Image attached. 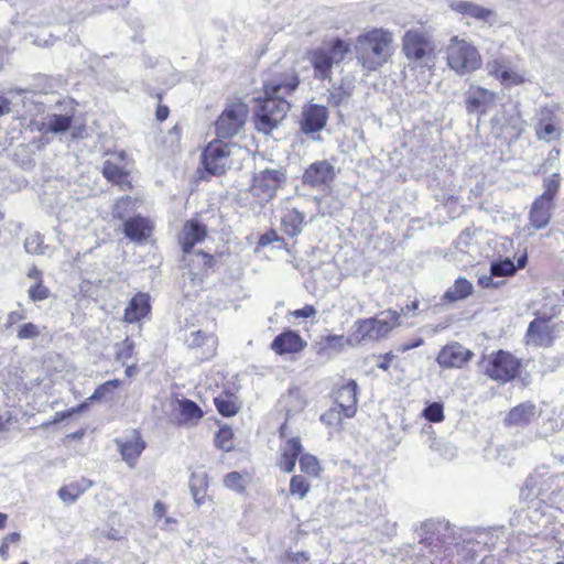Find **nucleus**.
<instances>
[{"instance_id": "obj_10", "label": "nucleus", "mask_w": 564, "mask_h": 564, "mask_svg": "<svg viewBox=\"0 0 564 564\" xmlns=\"http://www.w3.org/2000/svg\"><path fill=\"white\" fill-rule=\"evenodd\" d=\"M284 181L285 175L280 170H263L254 174L250 193L258 203H267L275 195Z\"/></svg>"}, {"instance_id": "obj_5", "label": "nucleus", "mask_w": 564, "mask_h": 564, "mask_svg": "<svg viewBox=\"0 0 564 564\" xmlns=\"http://www.w3.org/2000/svg\"><path fill=\"white\" fill-rule=\"evenodd\" d=\"M402 52L414 65L431 68L436 58V44L429 31L415 28L404 33Z\"/></svg>"}, {"instance_id": "obj_20", "label": "nucleus", "mask_w": 564, "mask_h": 564, "mask_svg": "<svg viewBox=\"0 0 564 564\" xmlns=\"http://www.w3.org/2000/svg\"><path fill=\"white\" fill-rule=\"evenodd\" d=\"M357 391L358 384L355 380L347 381L336 391V406L343 411L346 417H352L357 412Z\"/></svg>"}, {"instance_id": "obj_60", "label": "nucleus", "mask_w": 564, "mask_h": 564, "mask_svg": "<svg viewBox=\"0 0 564 564\" xmlns=\"http://www.w3.org/2000/svg\"><path fill=\"white\" fill-rule=\"evenodd\" d=\"M558 156H560V151L558 150L551 151L549 153V156H547L546 161L543 164V167L546 170L549 164L553 165V162H557L558 161Z\"/></svg>"}, {"instance_id": "obj_6", "label": "nucleus", "mask_w": 564, "mask_h": 564, "mask_svg": "<svg viewBox=\"0 0 564 564\" xmlns=\"http://www.w3.org/2000/svg\"><path fill=\"white\" fill-rule=\"evenodd\" d=\"M348 51V44L343 40H335L328 46L310 51L308 61L314 68L315 77L323 80L329 78L333 65L340 63Z\"/></svg>"}, {"instance_id": "obj_42", "label": "nucleus", "mask_w": 564, "mask_h": 564, "mask_svg": "<svg viewBox=\"0 0 564 564\" xmlns=\"http://www.w3.org/2000/svg\"><path fill=\"white\" fill-rule=\"evenodd\" d=\"M311 486L308 481L301 475H295L290 481V494L297 496L299 499H303L310 491Z\"/></svg>"}, {"instance_id": "obj_38", "label": "nucleus", "mask_w": 564, "mask_h": 564, "mask_svg": "<svg viewBox=\"0 0 564 564\" xmlns=\"http://www.w3.org/2000/svg\"><path fill=\"white\" fill-rule=\"evenodd\" d=\"M536 137L539 140L550 142L560 137V130L551 121L541 120L536 128Z\"/></svg>"}, {"instance_id": "obj_26", "label": "nucleus", "mask_w": 564, "mask_h": 564, "mask_svg": "<svg viewBox=\"0 0 564 564\" xmlns=\"http://www.w3.org/2000/svg\"><path fill=\"white\" fill-rule=\"evenodd\" d=\"M123 232L132 241L145 240L152 234V223L141 216L128 218L123 224Z\"/></svg>"}, {"instance_id": "obj_41", "label": "nucleus", "mask_w": 564, "mask_h": 564, "mask_svg": "<svg viewBox=\"0 0 564 564\" xmlns=\"http://www.w3.org/2000/svg\"><path fill=\"white\" fill-rule=\"evenodd\" d=\"M232 437V430L229 426H223L216 433L215 445L225 452H229L234 447Z\"/></svg>"}, {"instance_id": "obj_8", "label": "nucleus", "mask_w": 564, "mask_h": 564, "mask_svg": "<svg viewBox=\"0 0 564 564\" xmlns=\"http://www.w3.org/2000/svg\"><path fill=\"white\" fill-rule=\"evenodd\" d=\"M249 115L248 106L240 101L227 104L216 120V134L223 139H230L237 135L245 127Z\"/></svg>"}, {"instance_id": "obj_52", "label": "nucleus", "mask_w": 564, "mask_h": 564, "mask_svg": "<svg viewBox=\"0 0 564 564\" xmlns=\"http://www.w3.org/2000/svg\"><path fill=\"white\" fill-rule=\"evenodd\" d=\"M50 290L43 285V281L35 282L31 288L29 289V296L32 301H44L48 297Z\"/></svg>"}, {"instance_id": "obj_2", "label": "nucleus", "mask_w": 564, "mask_h": 564, "mask_svg": "<svg viewBox=\"0 0 564 564\" xmlns=\"http://www.w3.org/2000/svg\"><path fill=\"white\" fill-rule=\"evenodd\" d=\"M393 42V33L382 28L361 33L354 44L358 63L367 70H377L392 56Z\"/></svg>"}, {"instance_id": "obj_28", "label": "nucleus", "mask_w": 564, "mask_h": 564, "mask_svg": "<svg viewBox=\"0 0 564 564\" xmlns=\"http://www.w3.org/2000/svg\"><path fill=\"white\" fill-rule=\"evenodd\" d=\"M150 312V299L148 294L139 293L134 295L124 310V319L134 323L144 317Z\"/></svg>"}, {"instance_id": "obj_33", "label": "nucleus", "mask_w": 564, "mask_h": 564, "mask_svg": "<svg viewBox=\"0 0 564 564\" xmlns=\"http://www.w3.org/2000/svg\"><path fill=\"white\" fill-rule=\"evenodd\" d=\"M188 486L196 507H200L207 489V475L205 473H193Z\"/></svg>"}, {"instance_id": "obj_1", "label": "nucleus", "mask_w": 564, "mask_h": 564, "mask_svg": "<svg viewBox=\"0 0 564 564\" xmlns=\"http://www.w3.org/2000/svg\"><path fill=\"white\" fill-rule=\"evenodd\" d=\"M300 84L294 70L276 76L264 84V98L259 99L254 108V128L269 134L283 121L291 108L285 99Z\"/></svg>"}, {"instance_id": "obj_24", "label": "nucleus", "mask_w": 564, "mask_h": 564, "mask_svg": "<svg viewBox=\"0 0 564 564\" xmlns=\"http://www.w3.org/2000/svg\"><path fill=\"white\" fill-rule=\"evenodd\" d=\"M305 346L306 343L294 330H285L273 339L271 344L272 350H274L278 355L299 352Z\"/></svg>"}, {"instance_id": "obj_9", "label": "nucleus", "mask_w": 564, "mask_h": 564, "mask_svg": "<svg viewBox=\"0 0 564 564\" xmlns=\"http://www.w3.org/2000/svg\"><path fill=\"white\" fill-rule=\"evenodd\" d=\"M395 311L382 312L378 317L358 321L357 334L364 340H378L386 337L399 323Z\"/></svg>"}, {"instance_id": "obj_64", "label": "nucleus", "mask_w": 564, "mask_h": 564, "mask_svg": "<svg viewBox=\"0 0 564 564\" xmlns=\"http://www.w3.org/2000/svg\"><path fill=\"white\" fill-rule=\"evenodd\" d=\"M510 126L513 130H516L517 132H520L522 130V122L519 118H516L513 119L511 122H510Z\"/></svg>"}, {"instance_id": "obj_11", "label": "nucleus", "mask_w": 564, "mask_h": 564, "mask_svg": "<svg viewBox=\"0 0 564 564\" xmlns=\"http://www.w3.org/2000/svg\"><path fill=\"white\" fill-rule=\"evenodd\" d=\"M486 69L489 76L498 79L506 88L519 86L525 82L524 73L518 69L508 56L501 55L489 59Z\"/></svg>"}, {"instance_id": "obj_48", "label": "nucleus", "mask_w": 564, "mask_h": 564, "mask_svg": "<svg viewBox=\"0 0 564 564\" xmlns=\"http://www.w3.org/2000/svg\"><path fill=\"white\" fill-rule=\"evenodd\" d=\"M343 416V411L338 406H334L321 415V421L328 426H338Z\"/></svg>"}, {"instance_id": "obj_31", "label": "nucleus", "mask_w": 564, "mask_h": 564, "mask_svg": "<svg viewBox=\"0 0 564 564\" xmlns=\"http://www.w3.org/2000/svg\"><path fill=\"white\" fill-rule=\"evenodd\" d=\"M283 406L288 415L303 411L307 404L305 395L297 387L289 389L288 394L282 398Z\"/></svg>"}, {"instance_id": "obj_50", "label": "nucleus", "mask_w": 564, "mask_h": 564, "mask_svg": "<svg viewBox=\"0 0 564 564\" xmlns=\"http://www.w3.org/2000/svg\"><path fill=\"white\" fill-rule=\"evenodd\" d=\"M41 333L40 326L33 323H25L19 327L17 336L19 339H33L40 336Z\"/></svg>"}, {"instance_id": "obj_16", "label": "nucleus", "mask_w": 564, "mask_h": 564, "mask_svg": "<svg viewBox=\"0 0 564 564\" xmlns=\"http://www.w3.org/2000/svg\"><path fill=\"white\" fill-rule=\"evenodd\" d=\"M452 11L478 22L492 24L496 20V12L477 3L464 0H453L449 3Z\"/></svg>"}, {"instance_id": "obj_46", "label": "nucleus", "mask_w": 564, "mask_h": 564, "mask_svg": "<svg viewBox=\"0 0 564 564\" xmlns=\"http://www.w3.org/2000/svg\"><path fill=\"white\" fill-rule=\"evenodd\" d=\"M423 416L434 423L442 422L444 420L443 404L440 402H433L423 410Z\"/></svg>"}, {"instance_id": "obj_49", "label": "nucleus", "mask_w": 564, "mask_h": 564, "mask_svg": "<svg viewBox=\"0 0 564 564\" xmlns=\"http://www.w3.org/2000/svg\"><path fill=\"white\" fill-rule=\"evenodd\" d=\"M224 484L227 488L241 492L245 490L243 477L238 471H231L225 476Z\"/></svg>"}, {"instance_id": "obj_54", "label": "nucleus", "mask_w": 564, "mask_h": 564, "mask_svg": "<svg viewBox=\"0 0 564 564\" xmlns=\"http://www.w3.org/2000/svg\"><path fill=\"white\" fill-rule=\"evenodd\" d=\"M85 408H86V403H83V404H79L76 408H72L70 410H66V411H62V412H56L55 416H54V422L55 423L61 422V421L72 416L73 414H75V413H77L79 411H83Z\"/></svg>"}, {"instance_id": "obj_4", "label": "nucleus", "mask_w": 564, "mask_h": 564, "mask_svg": "<svg viewBox=\"0 0 564 564\" xmlns=\"http://www.w3.org/2000/svg\"><path fill=\"white\" fill-rule=\"evenodd\" d=\"M422 538L420 543L430 549L431 554L441 555L452 545H459L462 542H469L465 535L469 532L463 529L456 531L445 521H426L421 527Z\"/></svg>"}, {"instance_id": "obj_12", "label": "nucleus", "mask_w": 564, "mask_h": 564, "mask_svg": "<svg viewBox=\"0 0 564 564\" xmlns=\"http://www.w3.org/2000/svg\"><path fill=\"white\" fill-rule=\"evenodd\" d=\"M231 147L221 141L208 143L203 152V164L207 172L214 175H223L229 167Z\"/></svg>"}, {"instance_id": "obj_15", "label": "nucleus", "mask_w": 564, "mask_h": 564, "mask_svg": "<svg viewBox=\"0 0 564 564\" xmlns=\"http://www.w3.org/2000/svg\"><path fill=\"white\" fill-rule=\"evenodd\" d=\"M553 330L554 326L547 319L535 318L529 324L525 343L529 346L547 347L553 343Z\"/></svg>"}, {"instance_id": "obj_61", "label": "nucleus", "mask_w": 564, "mask_h": 564, "mask_svg": "<svg viewBox=\"0 0 564 564\" xmlns=\"http://www.w3.org/2000/svg\"><path fill=\"white\" fill-rule=\"evenodd\" d=\"M28 276L30 279H33L35 280V282H39V281H42V272L35 267L33 265L29 272H28Z\"/></svg>"}, {"instance_id": "obj_22", "label": "nucleus", "mask_w": 564, "mask_h": 564, "mask_svg": "<svg viewBox=\"0 0 564 564\" xmlns=\"http://www.w3.org/2000/svg\"><path fill=\"white\" fill-rule=\"evenodd\" d=\"M473 354L459 344H453L444 347L438 356L437 362L441 367L445 368H460L470 358Z\"/></svg>"}, {"instance_id": "obj_17", "label": "nucleus", "mask_w": 564, "mask_h": 564, "mask_svg": "<svg viewBox=\"0 0 564 564\" xmlns=\"http://www.w3.org/2000/svg\"><path fill=\"white\" fill-rule=\"evenodd\" d=\"M335 177V167L328 161L312 163L303 174V182L312 187L326 185Z\"/></svg>"}, {"instance_id": "obj_51", "label": "nucleus", "mask_w": 564, "mask_h": 564, "mask_svg": "<svg viewBox=\"0 0 564 564\" xmlns=\"http://www.w3.org/2000/svg\"><path fill=\"white\" fill-rule=\"evenodd\" d=\"M133 200L131 197H122L119 200H117L115 207H113V217L119 219H124L127 216V213L132 209L133 207Z\"/></svg>"}, {"instance_id": "obj_19", "label": "nucleus", "mask_w": 564, "mask_h": 564, "mask_svg": "<svg viewBox=\"0 0 564 564\" xmlns=\"http://www.w3.org/2000/svg\"><path fill=\"white\" fill-rule=\"evenodd\" d=\"M328 119V109L319 105H308L304 108L301 129L304 133L321 131Z\"/></svg>"}, {"instance_id": "obj_35", "label": "nucleus", "mask_w": 564, "mask_h": 564, "mask_svg": "<svg viewBox=\"0 0 564 564\" xmlns=\"http://www.w3.org/2000/svg\"><path fill=\"white\" fill-rule=\"evenodd\" d=\"M214 403L218 412L224 416H232L240 409V402L232 394H220L214 399Z\"/></svg>"}, {"instance_id": "obj_27", "label": "nucleus", "mask_w": 564, "mask_h": 564, "mask_svg": "<svg viewBox=\"0 0 564 564\" xmlns=\"http://www.w3.org/2000/svg\"><path fill=\"white\" fill-rule=\"evenodd\" d=\"M302 453V445L300 437H293L289 440L281 447V459L279 466L285 473H292L295 468L296 460L300 458Z\"/></svg>"}, {"instance_id": "obj_13", "label": "nucleus", "mask_w": 564, "mask_h": 564, "mask_svg": "<svg viewBox=\"0 0 564 564\" xmlns=\"http://www.w3.org/2000/svg\"><path fill=\"white\" fill-rule=\"evenodd\" d=\"M497 100L492 90L471 84L465 94V107L468 113L486 115Z\"/></svg>"}, {"instance_id": "obj_62", "label": "nucleus", "mask_w": 564, "mask_h": 564, "mask_svg": "<svg viewBox=\"0 0 564 564\" xmlns=\"http://www.w3.org/2000/svg\"><path fill=\"white\" fill-rule=\"evenodd\" d=\"M20 538H21L20 533L13 532V533L8 534L3 539V543H7V545L9 546L11 543H18L20 541Z\"/></svg>"}, {"instance_id": "obj_53", "label": "nucleus", "mask_w": 564, "mask_h": 564, "mask_svg": "<svg viewBox=\"0 0 564 564\" xmlns=\"http://www.w3.org/2000/svg\"><path fill=\"white\" fill-rule=\"evenodd\" d=\"M18 306L19 310L12 311L8 314L6 327H11L17 323L26 319V311L22 307L20 303L18 304Z\"/></svg>"}, {"instance_id": "obj_34", "label": "nucleus", "mask_w": 564, "mask_h": 564, "mask_svg": "<svg viewBox=\"0 0 564 564\" xmlns=\"http://www.w3.org/2000/svg\"><path fill=\"white\" fill-rule=\"evenodd\" d=\"M473 291L474 286L468 280L465 278H458L454 285L445 292L444 299L449 302L464 300L468 297Z\"/></svg>"}, {"instance_id": "obj_57", "label": "nucleus", "mask_w": 564, "mask_h": 564, "mask_svg": "<svg viewBox=\"0 0 564 564\" xmlns=\"http://www.w3.org/2000/svg\"><path fill=\"white\" fill-rule=\"evenodd\" d=\"M170 110L167 106L159 105L155 111V117L159 121H164L169 117Z\"/></svg>"}, {"instance_id": "obj_18", "label": "nucleus", "mask_w": 564, "mask_h": 564, "mask_svg": "<svg viewBox=\"0 0 564 564\" xmlns=\"http://www.w3.org/2000/svg\"><path fill=\"white\" fill-rule=\"evenodd\" d=\"M553 209L554 199L539 195L533 200L529 212L531 225L538 230L545 228L551 221Z\"/></svg>"}, {"instance_id": "obj_23", "label": "nucleus", "mask_w": 564, "mask_h": 564, "mask_svg": "<svg viewBox=\"0 0 564 564\" xmlns=\"http://www.w3.org/2000/svg\"><path fill=\"white\" fill-rule=\"evenodd\" d=\"M119 447V451L122 455L123 460L130 466L133 467L138 457L143 452L145 444L141 437V435L133 431L131 435L120 438L116 441Z\"/></svg>"}, {"instance_id": "obj_37", "label": "nucleus", "mask_w": 564, "mask_h": 564, "mask_svg": "<svg viewBox=\"0 0 564 564\" xmlns=\"http://www.w3.org/2000/svg\"><path fill=\"white\" fill-rule=\"evenodd\" d=\"M72 117L66 115H52L46 122L47 131L53 133L65 132L69 129Z\"/></svg>"}, {"instance_id": "obj_56", "label": "nucleus", "mask_w": 564, "mask_h": 564, "mask_svg": "<svg viewBox=\"0 0 564 564\" xmlns=\"http://www.w3.org/2000/svg\"><path fill=\"white\" fill-rule=\"evenodd\" d=\"M494 276L491 273L490 275H481L479 279H478V284L484 288V289H488V288H499L500 285V282H494Z\"/></svg>"}, {"instance_id": "obj_39", "label": "nucleus", "mask_w": 564, "mask_h": 564, "mask_svg": "<svg viewBox=\"0 0 564 564\" xmlns=\"http://www.w3.org/2000/svg\"><path fill=\"white\" fill-rule=\"evenodd\" d=\"M517 271V267L513 261L509 258L505 260L495 261L490 265V273L495 276H509L514 274Z\"/></svg>"}, {"instance_id": "obj_21", "label": "nucleus", "mask_w": 564, "mask_h": 564, "mask_svg": "<svg viewBox=\"0 0 564 564\" xmlns=\"http://www.w3.org/2000/svg\"><path fill=\"white\" fill-rule=\"evenodd\" d=\"M539 416L534 403L527 401L512 408L505 417V424L509 427H525Z\"/></svg>"}, {"instance_id": "obj_40", "label": "nucleus", "mask_w": 564, "mask_h": 564, "mask_svg": "<svg viewBox=\"0 0 564 564\" xmlns=\"http://www.w3.org/2000/svg\"><path fill=\"white\" fill-rule=\"evenodd\" d=\"M300 468L308 476L317 477L321 471V466L317 458L311 454H303L299 458Z\"/></svg>"}, {"instance_id": "obj_36", "label": "nucleus", "mask_w": 564, "mask_h": 564, "mask_svg": "<svg viewBox=\"0 0 564 564\" xmlns=\"http://www.w3.org/2000/svg\"><path fill=\"white\" fill-rule=\"evenodd\" d=\"M102 174L109 182L115 184L123 183L127 176L123 169L110 160H107L104 163Z\"/></svg>"}, {"instance_id": "obj_47", "label": "nucleus", "mask_w": 564, "mask_h": 564, "mask_svg": "<svg viewBox=\"0 0 564 564\" xmlns=\"http://www.w3.org/2000/svg\"><path fill=\"white\" fill-rule=\"evenodd\" d=\"M120 384V381L117 379L108 380L105 383L100 384L94 393L89 397V401H100L104 399L108 393L113 391Z\"/></svg>"}, {"instance_id": "obj_43", "label": "nucleus", "mask_w": 564, "mask_h": 564, "mask_svg": "<svg viewBox=\"0 0 564 564\" xmlns=\"http://www.w3.org/2000/svg\"><path fill=\"white\" fill-rule=\"evenodd\" d=\"M24 249L31 254H44L46 246L43 245V238L40 234H32L25 238Z\"/></svg>"}, {"instance_id": "obj_45", "label": "nucleus", "mask_w": 564, "mask_h": 564, "mask_svg": "<svg viewBox=\"0 0 564 564\" xmlns=\"http://www.w3.org/2000/svg\"><path fill=\"white\" fill-rule=\"evenodd\" d=\"M115 350L116 359L124 365L133 355L134 343L130 338H126L123 341L118 343L115 346Z\"/></svg>"}, {"instance_id": "obj_14", "label": "nucleus", "mask_w": 564, "mask_h": 564, "mask_svg": "<svg viewBox=\"0 0 564 564\" xmlns=\"http://www.w3.org/2000/svg\"><path fill=\"white\" fill-rule=\"evenodd\" d=\"M189 349L195 351V357L199 360H207L216 354L218 339L214 334H206L202 330L192 332L186 338Z\"/></svg>"}, {"instance_id": "obj_58", "label": "nucleus", "mask_w": 564, "mask_h": 564, "mask_svg": "<svg viewBox=\"0 0 564 564\" xmlns=\"http://www.w3.org/2000/svg\"><path fill=\"white\" fill-rule=\"evenodd\" d=\"M166 513V507L163 502L156 501L153 506V514L156 518H163Z\"/></svg>"}, {"instance_id": "obj_63", "label": "nucleus", "mask_w": 564, "mask_h": 564, "mask_svg": "<svg viewBox=\"0 0 564 564\" xmlns=\"http://www.w3.org/2000/svg\"><path fill=\"white\" fill-rule=\"evenodd\" d=\"M392 358V355L391 354H387L383 358V360L381 362L378 364V367L382 370H388L389 368V362Z\"/></svg>"}, {"instance_id": "obj_32", "label": "nucleus", "mask_w": 564, "mask_h": 564, "mask_svg": "<svg viewBox=\"0 0 564 564\" xmlns=\"http://www.w3.org/2000/svg\"><path fill=\"white\" fill-rule=\"evenodd\" d=\"M304 219L305 216L297 209L288 210L281 220L284 234L290 237L297 236L303 229Z\"/></svg>"}, {"instance_id": "obj_3", "label": "nucleus", "mask_w": 564, "mask_h": 564, "mask_svg": "<svg viewBox=\"0 0 564 564\" xmlns=\"http://www.w3.org/2000/svg\"><path fill=\"white\" fill-rule=\"evenodd\" d=\"M446 65L458 76L469 75L482 66L477 46L465 37L453 35L445 46Z\"/></svg>"}, {"instance_id": "obj_55", "label": "nucleus", "mask_w": 564, "mask_h": 564, "mask_svg": "<svg viewBox=\"0 0 564 564\" xmlns=\"http://www.w3.org/2000/svg\"><path fill=\"white\" fill-rule=\"evenodd\" d=\"M316 314V310L313 305H305L304 307L294 311L293 315L296 318H307L313 317Z\"/></svg>"}, {"instance_id": "obj_25", "label": "nucleus", "mask_w": 564, "mask_h": 564, "mask_svg": "<svg viewBox=\"0 0 564 564\" xmlns=\"http://www.w3.org/2000/svg\"><path fill=\"white\" fill-rule=\"evenodd\" d=\"M206 227L197 220L187 221L178 237L184 253H189L192 248L204 240Z\"/></svg>"}, {"instance_id": "obj_30", "label": "nucleus", "mask_w": 564, "mask_h": 564, "mask_svg": "<svg viewBox=\"0 0 564 564\" xmlns=\"http://www.w3.org/2000/svg\"><path fill=\"white\" fill-rule=\"evenodd\" d=\"M177 403L180 405V414L182 416L180 420L181 425L194 426L203 417L204 413L202 409L194 401L183 399L177 400Z\"/></svg>"}, {"instance_id": "obj_44", "label": "nucleus", "mask_w": 564, "mask_h": 564, "mask_svg": "<svg viewBox=\"0 0 564 564\" xmlns=\"http://www.w3.org/2000/svg\"><path fill=\"white\" fill-rule=\"evenodd\" d=\"M561 186V176L557 172L547 176L543 181V193L542 196H546L551 199H554Z\"/></svg>"}, {"instance_id": "obj_7", "label": "nucleus", "mask_w": 564, "mask_h": 564, "mask_svg": "<svg viewBox=\"0 0 564 564\" xmlns=\"http://www.w3.org/2000/svg\"><path fill=\"white\" fill-rule=\"evenodd\" d=\"M521 367V360L506 350H498L485 358V372L495 381L506 383L513 380Z\"/></svg>"}, {"instance_id": "obj_29", "label": "nucleus", "mask_w": 564, "mask_h": 564, "mask_svg": "<svg viewBox=\"0 0 564 564\" xmlns=\"http://www.w3.org/2000/svg\"><path fill=\"white\" fill-rule=\"evenodd\" d=\"M93 486L91 480L80 479L61 487L57 491L58 498L66 505L75 503L79 497Z\"/></svg>"}, {"instance_id": "obj_59", "label": "nucleus", "mask_w": 564, "mask_h": 564, "mask_svg": "<svg viewBox=\"0 0 564 564\" xmlns=\"http://www.w3.org/2000/svg\"><path fill=\"white\" fill-rule=\"evenodd\" d=\"M10 111V101L6 97L0 96V117L9 113Z\"/></svg>"}]
</instances>
